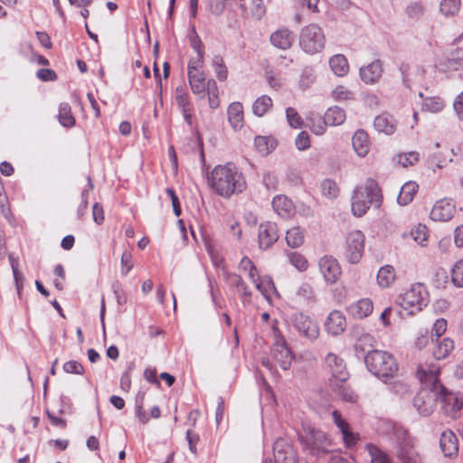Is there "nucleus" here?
<instances>
[{
    "label": "nucleus",
    "instance_id": "nucleus-1",
    "mask_svg": "<svg viewBox=\"0 0 463 463\" xmlns=\"http://www.w3.org/2000/svg\"><path fill=\"white\" fill-rule=\"evenodd\" d=\"M212 189L219 195L229 198L246 188V182L241 172L231 163L217 165L208 177Z\"/></svg>",
    "mask_w": 463,
    "mask_h": 463
},
{
    "label": "nucleus",
    "instance_id": "nucleus-2",
    "mask_svg": "<svg viewBox=\"0 0 463 463\" xmlns=\"http://www.w3.org/2000/svg\"><path fill=\"white\" fill-rule=\"evenodd\" d=\"M325 363L331 373L328 384L333 393L343 402H358V395L352 388L345 384V382L349 378V373L346 370L343 358L335 354L329 353L325 358Z\"/></svg>",
    "mask_w": 463,
    "mask_h": 463
},
{
    "label": "nucleus",
    "instance_id": "nucleus-3",
    "mask_svg": "<svg viewBox=\"0 0 463 463\" xmlns=\"http://www.w3.org/2000/svg\"><path fill=\"white\" fill-rule=\"evenodd\" d=\"M382 203L381 189L378 183L368 178L364 185L354 189L352 197V213L356 217H361L366 213L371 204L379 207Z\"/></svg>",
    "mask_w": 463,
    "mask_h": 463
},
{
    "label": "nucleus",
    "instance_id": "nucleus-4",
    "mask_svg": "<svg viewBox=\"0 0 463 463\" xmlns=\"http://www.w3.org/2000/svg\"><path fill=\"white\" fill-rule=\"evenodd\" d=\"M367 369L375 376L386 381L393 377L398 371V364L394 357L381 350H372L364 355Z\"/></svg>",
    "mask_w": 463,
    "mask_h": 463
},
{
    "label": "nucleus",
    "instance_id": "nucleus-5",
    "mask_svg": "<svg viewBox=\"0 0 463 463\" xmlns=\"http://www.w3.org/2000/svg\"><path fill=\"white\" fill-rule=\"evenodd\" d=\"M304 432L299 439L310 454L319 456L331 452L332 441L325 432L310 425L304 426Z\"/></svg>",
    "mask_w": 463,
    "mask_h": 463
},
{
    "label": "nucleus",
    "instance_id": "nucleus-6",
    "mask_svg": "<svg viewBox=\"0 0 463 463\" xmlns=\"http://www.w3.org/2000/svg\"><path fill=\"white\" fill-rule=\"evenodd\" d=\"M428 292L420 283L412 285L411 288L401 294L397 298V303L404 309L408 310L409 315L422 310L428 304Z\"/></svg>",
    "mask_w": 463,
    "mask_h": 463
},
{
    "label": "nucleus",
    "instance_id": "nucleus-7",
    "mask_svg": "<svg viewBox=\"0 0 463 463\" xmlns=\"http://www.w3.org/2000/svg\"><path fill=\"white\" fill-rule=\"evenodd\" d=\"M325 43V34L320 26L310 24L302 28L299 34V45L305 52L308 54L320 52L324 49Z\"/></svg>",
    "mask_w": 463,
    "mask_h": 463
},
{
    "label": "nucleus",
    "instance_id": "nucleus-8",
    "mask_svg": "<svg viewBox=\"0 0 463 463\" xmlns=\"http://www.w3.org/2000/svg\"><path fill=\"white\" fill-rule=\"evenodd\" d=\"M290 321L295 330L301 336L311 341L318 337L319 326L309 316L301 312H296L292 314Z\"/></svg>",
    "mask_w": 463,
    "mask_h": 463
},
{
    "label": "nucleus",
    "instance_id": "nucleus-9",
    "mask_svg": "<svg viewBox=\"0 0 463 463\" xmlns=\"http://www.w3.org/2000/svg\"><path fill=\"white\" fill-rule=\"evenodd\" d=\"M275 342L273 344V355L283 370H288L294 355L288 346L286 339L278 329H274Z\"/></svg>",
    "mask_w": 463,
    "mask_h": 463
},
{
    "label": "nucleus",
    "instance_id": "nucleus-10",
    "mask_svg": "<svg viewBox=\"0 0 463 463\" xmlns=\"http://www.w3.org/2000/svg\"><path fill=\"white\" fill-rule=\"evenodd\" d=\"M364 250V235L361 231L350 232L346 239L345 257L348 262L352 264L358 263L363 256Z\"/></svg>",
    "mask_w": 463,
    "mask_h": 463
},
{
    "label": "nucleus",
    "instance_id": "nucleus-11",
    "mask_svg": "<svg viewBox=\"0 0 463 463\" xmlns=\"http://www.w3.org/2000/svg\"><path fill=\"white\" fill-rule=\"evenodd\" d=\"M279 238V229L275 222H264L258 227V244L262 250L270 249Z\"/></svg>",
    "mask_w": 463,
    "mask_h": 463
},
{
    "label": "nucleus",
    "instance_id": "nucleus-12",
    "mask_svg": "<svg viewBox=\"0 0 463 463\" xmlns=\"http://www.w3.org/2000/svg\"><path fill=\"white\" fill-rule=\"evenodd\" d=\"M430 392L436 402L445 405H463V402L459 401L458 394L449 392L437 378L431 383Z\"/></svg>",
    "mask_w": 463,
    "mask_h": 463
},
{
    "label": "nucleus",
    "instance_id": "nucleus-13",
    "mask_svg": "<svg viewBox=\"0 0 463 463\" xmlns=\"http://www.w3.org/2000/svg\"><path fill=\"white\" fill-rule=\"evenodd\" d=\"M319 270L327 283H335L342 274L341 267L336 259L324 256L318 262Z\"/></svg>",
    "mask_w": 463,
    "mask_h": 463
},
{
    "label": "nucleus",
    "instance_id": "nucleus-14",
    "mask_svg": "<svg viewBox=\"0 0 463 463\" xmlns=\"http://www.w3.org/2000/svg\"><path fill=\"white\" fill-rule=\"evenodd\" d=\"M352 338L354 341V350L356 355H364L372 351L371 348L374 346V338L372 335L365 332L364 328L354 327L351 333Z\"/></svg>",
    "mask_w": 463,
    "mask_h": 463
},
{
    "label": "nucleus",
    "instance_id": "nucleus-15",
    "mask_svg": "<svg viewBox=\"0 0 463 463\" xmlns=\"http://www.w3.org/2000/svg\"><path fill=\"white\" fill-rule=\"evenodd\" d=\"M455 204L448 199L438 201L431 209L430 218L436 222H448L455 213Z\"/></svg>",
    "mask_w": 463,
    "mask_h": 463
},
{
    "label": "nucleus",
    "instance_id": "nucleus-16",
    "mask_svg": "<svg viewBox=\"0 0 463 463\" xmlns=\"http://www.w3.org/2000/svg\"><path fill=\"white\" fill-rule=\"evenodd\" d=\"M383 72V62L375 60L360 69L361 80L366 84H374L379 81Z\"/></svg>",
    "mask_w": 463,
    "mask_h": 463
},
{
    "label": "nucleus",
    "instance_id": "nucleus-17",
    "mask_svg": "<svg viewBox=\"0 0 463 463\" xmlns=\"http://www.w3.org/2000/svg\"><path fill=\"white\" fill-rule=\"evenodd\" d=\"M439 447L445 457H456L458 453V441L455 433L451 430L443 431L439 439Z\"/></svg>",
    "mask_w": 463,
    "mask_h": 463
},
{
    "label": "nucleus",
    "instance_id": "nucleus-18",
    "mask_svg": "<svg viewBox=\"0 0 463 463\" xmlns=\"http://www.w3.org/2000/svg\"><path fill=\"white\" fill-rule=\"evenodd\" d=\"M325 327L332 335H338L343 333L346 327V321L343 313L338 310L332 311L325 322Z\"/></svg>",
    "mask_w": 463,
    "mask_h": 463
},
{
    "label": "nucleus",
    "instance_id": "nucleus-19",
    "mask_svg": "<svg viewBox=\"0 0 463 463\" xmlns=\"http://www.w3.org/2000/svg\"><path fill=\"white\" fill-rule=\"evenodd\" d=\"M443 71H458L463 69V47H458L449 52V53L439 62Z\"/></svg>",
    "mask_w": 463,
    "mask_h": 463
},
{
    "label": "nucleus",
    "instance_id": "nucleus-20",
    "mask_svg": "<svg viewBox=\"0 0 463 463\" xmlns=\"http://www.w3.org/2000/svg\"><path fill=\"white\" fill-rule=\"evenodd\" d=\"M275 463H297L293 449L284 444L283 440H278L274 448Z\"/></svg>",
    "mask_w": 463,
    "mask_h": 463
},
{
    "label": "nucleus",
    "instance_id": "nucleus-21",
    "mask_svg": "<svg viewBox=\"0 0 463 463\" xmlns=\"http://www.w3.org/2000/svg\"><path fill=\"white\" fill-rule=\"evenodd\" d=\"M373 309V301L370 298H362L352 303L347 307V312L354 318L362 319L368 317Z\"/></svg>",
    "mask_w": 463,
    "mask_h": 463
},
{
    "label": "nucleus",
    "instance_id": "nucleus-22",
    "mask_svg": "<svg viewBox=\"0 0 463 463\" xmlns=\"http://www.w3.org/2000/svg\"><path fill=\"white\" fill-rule=\"evenodd\" d=\"M294 42L292 32L287 28H281L271 33L270 43L281 50L289 49Z\"/></svg>",
    "mask_w": 463,
    "mask_h": 463
},
{
    "label": "nucleus",
    "instance_id": "nucleus-23",
    "mask_svg": "<svg viewBox=\"0 0 463 463\" xmlns=\"http://www.w3.org/2000/svg\"><path fill=\"white\" fill-rule=\"evenodd\" d=\"M188 80L191 87L192 91L194 94L202 95L201 98H203V94L205 91V88L207 85L206 78L203 70L188 71Z\"/></svg>",
    "mask_w": 463,
    "mask_h": 463
},
{
    "label": "nucleus",
    "instance_id": "nucleus-24",
    "mask_svg": "<svg viewBox=\"0 0 463 463\" xmlns=\"http://www.w3.org/2000/svg\"><path fill=\"white\" fill-rule=\"evenodd\" d=\"M353 147L359 156H365L369 151V137L363 129L354 132L352 138Z\"/></svg>",
    "mask_w": 463,
    "mask_h": 463
},
{
    "label": "nucleus",
    "instance_id": "nucleus-25",
    "mask_svg": "<svg viewBox=\"0 0 463 463\" xmlns=\"http://www.w3.org/2000/svg\"><path fill=\"white\" fill-rule=\"evenodd\" d=\"M228 120L234 129H240L243 126V107L241 102H232L227 110Z\"/></svg>",
    "mask_w": 463,
    "mask_h": 463
},
{
    "label": "nucleus",
    "instance_id": "nucleus-26",
    "mask_svg": "<svg viewBox=\"0 0 463 463\" xmlns=\"http://www.w3.org/2000/svg\"><path fill=\"white\" fill-rule=\"evenodd\" d=\"M373 127L378 132L392 135L395 131L393 118L388 113L377 116L373 121Z\"/></svg>",
    "mask_w": 463,
    "mask_h": 463
},
{
    "label": "nucleus",
    "instance_id": "nucleus-27",
    "mask_svg": "<svg viewBox=\"0 0 463 463\" xmlns=\"http://www.w3.org/2000/svg\"><path fill=\"white\" fill-rule=\"evenodd\" d=\"M272 207L282 217L289 215L294 209L292 201L285 195L275 196L272 200Z\"/></svg>",
    "mask_w": 463,
    "mask_h": 463
},
{
    "label": "nucleus",
    "instance_id": "nucleus-28",
    "mask_svg": "<svg viewBox=\"0 0 463 463\" xmlns=\"http://www.w3.org/2000/svg\"><path fill=\"white\" fill-rule=\"evenodd\" d=\"M396 279V272L392 265L382 267L377 273V283L381 288H389Z\"/></svg>",
    "mask_w": 463,
    "mask_h": 463
},
{
    "label": "nucleus",
    "instance_id": "nucleus-29",
    "mask_svg": "<svg viewBox=\"0 0 463 463\" xmlns=\"http://www.w3.org/2000/svg\"><path fill=\"white\" fill-rule=\"evenodd\" d=\"M345 120V110L337 106L329 108L323 118V123L328 124V126H338L344 123Z\"/></svg>",
    "mask_w": 463,
    "mask_h": 463
},
{
    "label": "nucleus",
    "instance_id": "nucleus-30",
    "mask_svg": "<svg viewBox=\"0 0 463 463\" xmlns=\"http://www.w3.org/2000/svg\"><path fill=\"white\" fill-rule=\"evenodd\" d=\"M222 274L224 279L232 286L235 287L242 297L250 298L251 292L248 289L247 285L240 275L236 273H230L227 270H223Z\"/></svg>",
    "mask_w": 463,
    "mask_h": 463
},
{
    "label": "nucleus",
    "instance_id": "nucleus-31",
    "mask_svg": "<svg viewBox=\"0 0 463 463\" xmlns=\"http://www.w3.org/2000/svg\"><path fill=\"white\" fill-rule=\"evenodd\" d=\"M418 190V184L415 182L409 181L405 183L400 191L397 197V202L401 205L409 204L414 198V195Z\"/></svg>",
    "mask_w": 463,
    "mask_h": 463
},
{
    "label": "nucleus",
    "instance_id": "nucleus-32",
    "mask_svg": "<svg viewBox=\"0 0 463 463\" xmlns=\"http://www.w3.org/2000/svg\"><path fill=\"white\" fill-rule=\"evenodd\" d=\"M437 344L433 349V355L437 360L445 359L454 349V341L449 337H444Z\"/></svg>",
    "mask_w": 463,
    "mask_h": 463
},
{
    "label": "nucleus",
    "instance_id": "nucleus-33",
    "mask_svg": "<svg viewBox=\"0 0 463 463\" xmlns=\"http://www.w3.org/2000/svg\"><path fill=\"white\" fill-rule=\"evenodd\" d=\"M58 120L64 128H72L75 126L76 120L71 112L69 103L62 102L59 106Z\"/></svg>",
    "mask_w": 463,
    "mask_h": 463
},
{
    "label": "nucleus",
    "instance_id": "nucleus-34",
    "mask_svg": "<svg viewBox=\"0 0 463 463\" xmlns=\"http://www.w3.org/2000/svg\"><path fill=\"white\" fill-rule=\"evenodd\" d=\"M329 66L336 76H344L348 72L349 66L347 59L343 54L334 55L329 60Z\"/></svg>",
    "mask_w": 463,
    "mask_h": 463
},
{
    "label": "nucleus",
    "instance_id": "nucleus-35",
    "mask_svg": "<svg viewBox=\"0 0 463 463\" xmlns=\"http://www.w3.org/2000/svg\"><path fill=\"white\" fill-rule=\"evenodd\" d=\"M254 144H255L256 149L262 156L269 155L277 146V141L274 138L269 137H262V136L256 137L255 140H254Z\"/></svg>",
    "mask_w": 463,
    "mask_h": 463
},
{
    "label": "nucleus",
    "instance_id": "nucleus-36",
    "mask_svg": "<svg viewBox=\"0 0 463 463\" xmlns=\"http://www.w3.org/2000/svg\"><path fill=\"white\" fill-rule=\"evenodd\" d=\"M272 105L271 98L267 95H262L254 101L252 111L256 116L262 117L272 108Z\"/></svg>",
    "mask_w": 463,
    "mask_h": 463
},
{
    "label": "nucleus",
    "instance_id": "nucleus-37",
    "mask_svg": "<svg viewBox=\"0 0 463 463\" xmlns=\"http://www.w3.org/2000/svg\"><path fill=\"white\" fill-rule=\"evenodd\" d=\"M287 244L291 248H298L304 242V233L299 227H293L287 232Z\"/></svg>",
    "mask_w": 463,
    "mask_h": 463
},
{
    "label": "nucleus",
    "instance_id": "nucleus-38",
    "mask_svg": "<svg viewBox=\"0 0 463 463\" xmlns=\"http://www.w3.org/2000/svg\"><path fill=\"white\" fill-rule=\"evenodd\" d=\"M205 90H207L209 106L212 109H217L219 107V90L216 84V81L213 79H210L207 80V85Z\"/></svg>",
    "mask_w": 463,
    "mask_h": 463
},
{
    "label": "nucleus",
    "instance_id": "nucleus-39",
    "mask_svg": "<svg viewBox=\"0 0 463 463\" xmlns=\"http://www.w3.org/2000/svg\"><path fill=\"white\" fill-rule=\"evenodd\" d=\"M175 101L177 107L184 111L186 109H193L187 91L183 87H177L175 90Z\"/></svg>",
    "mask_w": 463,
    "mask_h": 463
},
{
    "label": "nucleus",
    "instance_id": "nucleus-40",
    "mask_svg": "<svg viewBox=\"0 0 463 463\" xmlns=\"http://www.w3.org/2000/svg\"><path fill=\"white\" fill-rule=\"evenodd\" d=\"M460 0H442L439 10L445 16H454L459 11Z\"/></svg>",
    "mask_w": 463,
    "mask_h": 463
},
{
    "label": "nucleus",
    "instance_id": "nucleus-41",
    "mask_svg": "<svg viewBox=\"0 0 463 463\" xmlns=\"http://www.w3.org/2000/svg\"><path fill=\"white\" fill-rule=\"evenodd\" d=\"M443 108L444 102L438 97L427 98L422 104V109L431 113H438L441 111Z\"/></svg>",
    "mask_w": 463,
    "mask_h": 463
},
{
    "label": "nucleus",
    "instance_id": "nucleus-42",
    "mask_svg": "<svg viewBox=\"0 0 463 463\" xmlns=\"http://www.w3.org/2000/svg\"><path fill=\"white\" fill-rule=\"evenodd\" d=\"M420 155L416 151L402 153L397 156V162L402 167L414 165L419 161Z\"/></svg>",
    "mask_w": 463,
    "mask_h": 463
},
{
    "label": "nucleus",
    "instance_id": "nucleus-43",
    "mask_svg": "<svg viewBox=\"0 0 463 463\" xmlns=\"http://www.w3.org/2000/svg\"><path fill=\"white\" fill-rule=\"evenodd\" d=\"M18 297L21 298V290L24 287V277L18 269V261L12 256L9 257Z\"/></svg>",
    "mask_w": 463,
    "mask_h": 463
},
{
    "label": "nucleus",
    "instance_id": "nucleus-44",
    "mask_svg": "<svg viewBox=\"0 0 463 463\" xmlns=\"http://www.w3.org/2000/svg\"><path fill=\"white\" fill-rule=\"evenodd\" d=\"M451 281L454 286L463 288V259L454 264L451 269Z\"/></svg>",
    "mask_w": 463,
    "mask_h": 463
},
{
    "label": "nucleus",
    "instance_id": "nucleus-45",
    "mask_svg": "<svg viewBox=\"0 0 463 463\" xmlns=\"http://www.w3.org/2000/svg\"><path fill=\"white\" fill-rule=\"evenodd\" d=\"M213 65L218 80L221 81L225 80L228 77V70L224 64L222 57L215 55L213 59Z\"/></svg>",
    "mask_w": 463,
    "mask_h": 463
},
{
    "label": "nucleus",
    "instance_id": "nucleus-46",
    "mask_svg": "<svg viewBox=\"0 0 463 463\" xmlns=\"http://www.w3.org/2000/svg\"><path fill=\"white\" fill-rule=\"evenodd\" d=\"M88 189H84L81 193V203L79 205L77 215L80 219H82L86 210L88 208V199H89V194L90 191L93 189V184L91 182V179L90 176H88Z\"/></svg>",
    "mask_w": 463,
    "mask_h": 463
},
{
    "label": "nucleus",
    "instance_id": "nucleus-47",
    "mask_svg": "<svg viewBox=\"0 0 463 463\" xmlns=\"http://www.w3.org/2000/svg\"><path fill=\"white\" fill-rule=\"evenodd\" d=\"M371 463H391L389 457L373 445H367Z\"/></svg>",
    "mask_w": 463,
    "mask_h": 463
},
{
    "label": "nucleus",
    "instance_id": "nucleus-48",
    "mask_svg": "<svg viewBox=\"0 0 463 463\" xmlns=\"http://www.w3.org/2000/svg\"><path fill=\"white\" fill-rule=\"evenodd\" d=\"M321 190L324 196L327 198H335L338 195V187L332 179H326L321 183Z\"/></svg>",
    "mask_w": 463,
    "mask_h": 463
},
{
    "label": "nucleus",
    "instance_id": "nucleus-49",
    "mask_svg": "<svg viewBox=\"0 0 463 463\" xmlns=\"http://www.w3.org/2000/svg\"><path fill=\"white\" fill-rule=\"evenodd\" d=\"M329 398H330V393L328 392V391H326L321 387H317V388H315L314 390H312L310 396H309V399L314 403L327 402L330 401Z\"/></svg>",
    "mask_w": 463,
    "mask_h": 463
},
{
    "label": "nucleus",
    "instance_id": "nucleus-50",
    "mask_svg": "<svg viewBox=\"0 0 463 463\" xmlns=\"http://www.w3.org/2000/svg\"><path fill=\"white\" fill-rule=\"evenodd\" d=\"M411 236L416 242L420 245H424V242L428 240V229L426 225L418 224L411 231Z\"/></svg>",
    "mask_w": 463,
    "mask_h": 463
},
{
    "label": "nucleus",
    "instance_id": "nucleus-51",
    "mask_svg": "<svg viewBox=\"0 0 463 463\" xmlns=\"http://www.w3.org/2000/svg\"><path fill=\"white\" fill-rule=\"evenodd\" d=\"M447 329V320L444 318H439L435 321L432 326L431 330V339L432 342L438 341L439 337L446 332Z\"/></svg>",
    "mask_w": 463,
    "mask_h": 463
},
{
    "label": "nucleus",
    "instance_id": "nucleus-52",
    "mask_svg": "<svg viewBox=\"0 0 463 463\" xmlns=\"http://www.w3.org/2000/svg\"><path fill=\"white\" fill-rule=\"evenodd\" d=\"M290 263L298 270H306L307 269V261L305 257L298 252H289L288 254Z\"/></svg>",
    "mask_w": 463,
    "mask_h": 463
},
{
    "label": "nucleus",
    "instance_id": "nucleus-53",
    "mask_svg": "<svg viewBox=\"0 0 463 463\" xmlns=\"http://www.w3.org/2000/svg\"><path fill=\"white\" fill-rule=\"evenodd\" d=\"M286 116L288 124L295 128H300L303 124V120L298 113L293 108H288L286 109Z\"/></svg>",
    "mask_w": 463,
    "mask_h": 463
},
{
    "label": "nucleus",
    "instance_id": "nucleus-54",
    "mask_svg": "<svg viewBox=\"0 0 463 463\" xmlns=\"http://www.w3.org/2000/svg\"><path fill=\"white\" fill-rule=\"evenodd\" d=\"M335 100H350L354 99V93L344 86H337L332 92Z\"/></svg>",
    "mask_w": 463,
    "mask_h": 463
},
{
    "label": "nucleus",
    "instance_id": "nucleus-55",
    "mask_svg": "<svg viewBox=\"0 0 463 463\" xmlns=\"http://www.w3.org/2000/svg\"><path fill=\"white\" fill-rule=\"evenodd\" d=\"M191 47L197 52V55H204L203 43L198 36L195 28H192V33L189 36Z\"/></svg>",
    "mask_w": 463,
    "mask_h": 463
},
{
    "label": "nucleus",
    "instance_id": "nucleus-56",
    "mask_svg": "<svg viewBox=\"0 0 463 463\" xmlns=\"http://www.w3.org/2000/svg\"><path fill=\"white\" fill-rule=\"evenodd\" d=\"M63 370L67 373H74L82 375L84 373V367L80 363L75 360H71L63 364Z\"/></svg>",
    "mask_w": 463,
    "mask_h": 463
},
{
    "label": "nucleus",
    "instance_id": "nucleus-57",
    "mask_svg": "<svg viewBox=\"0 0 463 463\" xmlns=\"http://www.w3.org/2000/svg\"><path fill=\"white\" fill-rule=\"evenodd\" d=\"M297 295L305 300H314L315 299V293L313 288L307 284L303 283L298 289Z\"/></svg>",
    "mask_w": 463,
    "mask_h": 463
},
{
    "label": "nucleus",
    "instance_id": "nucleus-58",
    "mask_svg": "<svg viewBox=\"0 0 463 463\" xmlns=\"http://www.w3.org/2000/svg\"><path fill=\"white\" fill-rule=\"evenodd\" d=\"M296 146L298 150H306L310 146V138L309 135L306 131H301L296 140Z\"/></svg>",
    "mask_w": 463,
    "mask_h": 463
},
{
    "label": "nucleus",
    "instance_id": "nucleus-59",
    "mask_svg": "<svg viewBox=\"0 0 463 463\" xmlns=\"http://www.w3.org/2000/svg\"><path fill=\"white\" fill-rule=\"evenodd\" d=\"M399 71L402 75V84L406 88H411V78H410V71L411 66L409 63H402L399 67Z\"/></svg>",
    "mask_w": 463,
    "mask_h": 463
},
{
    "label": "nucleus",
    "instance_id": "nucleus-60",
    "mask_svg": "<svg viewBox=\"0 0 463 463\" xmlns=\"http://www.w3.org/2000/svg\"><path fill=\"white\" fill-rule=\"evenodd\" d=\"M37 77L43 80H55L57 79V74L53 70L51 69H40L36 73Z\"/></svg>",
    "mask_w": 463,
    "mask_h": 463
},
{
    "label": "nucleus",
    "instance_id": "nucleus-61",
    "mask_svg": "<svg viewBox=\"0 0 463 463\" xmlns=\"http://www.w3.org/2000/svg\"><path fill=\"white\" fill-rule=\"evenodd\" d=\"M263 184L268 190L275 191L277 189L279 181L275 175L267 173L263 176Z\"/></svg>",
    "mask_w": 463,
    "mask_h": 463
},
{
    "label": "nucleus",
    "instance_id": "nucleus-62",
    "mask_svg": "<svg viewBox=\"0 0 463 463\" xmlns=\"http://www.w3.org/2000/svg\"><path fill=\"white\" fill-rule=\"evenodd\" d=\"M93 221L97 224H101L104 221V211L101 204L95 203L92 207Z\"/></svg>",
    "mask_w": 463,
    "mask_h": 463
},
{
    "label": "nucleus",
    "instance_id": "nucleus-63",
    "mask_svg": "<svg viewBox=\"0 0 463 463\" xmlns=\"http://www.w3.org/2000/svg\"><path fill=\"white\" fill-rule=\"evenodd\" d=\"M344 442L347 447H352L357 443L358 437L356 434L351 432L349 428L342 431Z\"/></svg>",
    "mask_w": 463,
    "mask_h": 463
},
{
    "label": "nucleus",
    "instance_id": "nucleus-64",
    "mask_svg": "<svg viewBox=\"0 0 463 463\" xmlns=\"http://www.w3.org/2000/svg\"><path fill=\"white\" fill-rule=\"evenodd\" d=\"M453 108L460 120H463V91L454 100Z\"/></svg>",
    "mask_w": 463,
    "mask_h": 463
}]
</instances>
